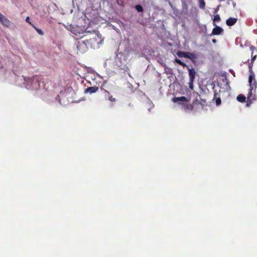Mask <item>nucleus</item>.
Instances as JSON below:
<instances>
[{
  "instance_id": "obj_29",
  "label": "nucleus",
  "mask_w": 257,
  "mask_h": 257,
  "mask_svg": "<svg viewBox=\"0 0 257 257\" xmlns=\"http://www.w3.org/2000/svg\"><path fill=\"white\" fill-rule=\"evenodd\" d=\"M254 48L253 47H252V46L250 47V49H251V50H253Z\"/></svg>"
},
{
  "instance_id": "obj_21",
  "label": "nucleus",
  "mask_w": 257,
  "mask_h": 257,
  "mask_svg": "<svg viewBox=\"0 0 257 257\" xmlns=\"http://www.w3.org/2000/svg\"><path fill=\"white\" fill-rule=\"evenodd\" d=\"M175 61L179 64L180 65H182V66H186V65L183 63V62H182V61L180 59H175Z\"/></svg>"
},
{
  "instance_id": "obj_20",
  "label": "nucleus",
  "mask_w": 257,
  "mask_h": 257,
  "mask_svg": "<svg viewBox=\"0 0 257 257\" xmlns=\"http://www.w3.org/2000/svg\"><path fill=\"white\" fill-rule=\"evenodd\" d=\"M220 20V16L218 15H215L213 18V22H219Z\"/></svg>"
},
{
  "instance_id": "obj_13",
  "label": "nucleus",
  "mask_w": 257,
  "mask_h": 257,
  "mask_svg": "<svg viewBox=\"0 0 257 257\" xmlns=\"http://www.w3.org/2000/svg\"><path fill=\"white\" fill-rule=\"evenodd\" d=\"M196 74V72L194 69L193 68H189V79H194L195 75Z\"/></svg>"
},
{
  "instance_id": "obj_24",
  "label": "nucleus",
  "mask_w": 257,
  "mask_h": 257,
  "mask_svg": "<svg viewBox=\"0 0 257 257\" xmlns=\"http://www.w3.org/2000/svg\"><path fill=\"white\" fill-rule=\"evenodd\" d=\"M220 7V5H218L217 6V7L216 8V9L215 10V12H214L215 13H216L218 11V10H219Z\"/></svg>"
},
{
  "instance_id": "obj_6",
  "label": "nucleus",
  "mask_w": 257,
  "mask_h": 257,
  "mask_svg": "<svg viewBox=\"0 0 257 257\" xmlns=\"http://www.w3.org/2000/svg\"><path fill=\"white\" fill-rule=\"evenodd\" d=\"M116 65L121 69H125L126 66V61L124 57L121 54L117 55L115 60Z\"/></svg>"
},
{
  "instance_id": "obj_16",
  "label": "nucleus",
  "mask_w": 257,
  "mask_h": 257,
  "mask_svg": "<svg viewBox=\"0 0 257 257\" xmlns=\"http://www.w3.org/2000/svg\"><path fill=\"white\" fill-rule=\"evenodd\" d=\"M199 7L202 9H204L205 8V3L204 1V0H199Z\"/></svg>"
},
{
  "instance_id": "obj_15",
  "label": "nucleus",
  "mask_w": 257,
  "mask_h": 257,
  "mask_svg": "<svg viewBox=\"0 0 257 257\" xmlns=\"http://www.w3.org/2000/svg\"><path fill=\"white\" fill-rule=\"evenodd\" d=\"M186 54H187V52H182V51H178L177 53L178 57H184V58H186Z\"/></svg>"
},
{
  "instance_id": "obj_18",
  "label": "nucleus",
  "mask_w": 257,
  "mask_h": 257,
  "mask_svg": "<svg viewBox=\"0 0 257 257\" xmlns=\"http://www.w3.org/2000/svg\"><path fill=\"white\" fill-rule=\"evenodd\" d=\"M135 8L139 12H142L143 11V8L141 5H137L135 7Z\"/></svg>"
},
{
  "instance_id": "obj_26",
  "label": "nucleus",
  "mask_w": 257,
  "mask_h": 257,
  "mask_svg": "<svg viewBox=\"0 0 257 257\" xmlns=\"http://www.w3.org/2000/svg\"><path fill=\"white\" fill-rule=\"evenodd\" d=\"M218 97H219L218 96V94H217V93H215L214 94V99H216V98H217Z\"/></svg>"
},
{
  "instance_id": "obj_17",
  "label": "nucleus",
  "mask_w": 257,
  "mask_h": 257,
  "mask_svg": "<svg viewBox=\"0 0 257 257\" xmlns=\"http://www.w3.org/2000/svg\"><path fill=\"white\" fill-rule=\"evenodd\" d=\"M32 26L35 29L39 34L41 35H44V32L41 29L36 28L34 25H32Z\"/></svg>"
},
{
  "instance_id": "obj_14",
  "label": "nucleus",
  "mask_w": 257,
  "mask_h": 257,
  "mask_svg": "<svg viewBox=\"0 0 257 257\" xmlns=\"http://www.w3.org/2000/svg\"><path fill=\"white\" fill-rule=\"evenodd\" d=\"M237 100L240 102H244L245 100V97L243 94H239L237 97Z\"/></svg>"
},
{
  "instance_id": "obj_3",
  "label": "nucleus",
  "mask_w": 257,
  "mask_h": 257,
  "mask_svg": "<svg viewBox=\"0 0 257 257\" xmlns=\"http://www.w3.org/2000/svg\"><path fill=\"white\" fill-rule=\"evenodd\" d=\"M172 101L174 102H177L180 105H181L182 109L186 111H190L193 109V107L192 105L187 103L189 100L185 96L175 97L172 99Z\"/></svg>"
},
{
  "instance_id": "obj_10",
  "label": "nucleus",
  "mask_w": 257,
  "mask_h": 257,
  "mask_svg": "<svg viewBox=\"0 0 257 257\" xmlns=\"http://www.w3.org/2000/svg\"><path fill=\"white\" fill-rule=\"evenodd\" d=\"M237 18H229L226 21V24L228 26H232L234 25L237 22Z\"/></svg>"
},
{
  "instance_id": "obj_22",
  "label": "nucleus",
  "mask_w": 257,
  "mask_h": 257,
  "mask_svg": "<svg viewBox=\"0 0 257 257\" xmlns=\"http://www.w3.org/2000/svg\"><path fill=\"white\" fill-rule=\"evenodd\" d=\"M215 102L217 105H219L221 103V99L220 97H218L215 99Z\"/></svg>"
},
{
  "instance_id": "obj_11",
  "label": "nucleus",
  "mask_w": 257,
  "mask_h": 257,
  "mask_svg": "<svg viewBox=\"0 0 257 257\" xmlns=\"http://www.w3.org/2000/svg\"><path fill=\"white\" fill-rule=\"evenodd\" d=\"M98 89V88L97 87H90L85 89V92L93 93L96 92Z\"/></svg>"
},
{
  "instance_id": "obj_19",
  "label": "nucleus",
  "mask_w": 257,
  "mask_h": 257,
  "mask_svg": "<svg viewBox=\"0 0 257 257\" xmlns=\"http://www.w3.org/2000/svg\"><path fill=\"white\" fill-rule=\"evenodd\" d=\"M194 79H189V88L191 89H193V81H194Z\"/></svg>"
},
{
  "instance_id": "obj_7",
  "label": "nucleus",
  "mask_w": 257,
  "mask_h": 257,
  "mask_svg": "<svg viewBox=\"0 0 257 257\" xmlns=\"http://www.w3.org/2000/svg\"><path fill=\"white\" fill-rule=\"evenodd\" d=\"M0 22L1 24L6 26L9 27L11 25L10 21L3 14L0 13Z\"/></svg>"
},
{
  "instance_id": "obj_12",
  "label": "nucleus",
  "mask_w": 257,
  "mask_h": 257,
  "mask_svg": "<svg viewBox=\"0 0 257 257\" xmlns=\"http://www.w3.org/2000/svg\"><path fill=\"white\" fill-rule=\"evenodd\" d=\"M186 58H189L192 61H194L197 59V56L193 53L187 52Z\"/></svg>"
},
{
  "instance_id": "obj_1",
  "label": "nucleus",
  "mask_w": 257,
  "mask_h": 257,
  "mask_svg": "<svg viewBox=\"0 0 257 257\" xmlns=\"http://www.w3.org/2000/svg\"><path fill=\"white\" fill-rule=\"evenodd\" d=\"M249 68L250 74L248 78V83L250 88L247 95V102L246 105L248 106L253 101L256 99L255 93L257 84L255 79L254 74L251 70L252 66L250 64L249 65Z\"/></svg>"
},
{
  "instance_id": "obj_23",
  "label": "nucleus",
  "mask_w": 257,
  "mask_h": 257,
  "mask_svg": "<svg viewBox=\"0 0 257 257\" xmlns=\"http://www.w3.org/2000/svg\"><path fill=\"white\" fill-rule=\"evenodd\" d=\"M26 21L27 22V23H29L30 24H31L32 26V24L31 23V22L30 21V18L29 17H27L26 19Z\"/></svg>"
},
{
  "instance_id": "obj_5",
  "label": "nucleus",
  "mask_w": 257,
  "mask_h": 257,
  "mask_svg": "<svg viewBox=\"0 0 257 257\" xmlns=\"http://www.w3.org/2000/svg\"><path fill=\"white\" fill-rule=\"evenodd\" d=\"M88 41L87 40H79L76 44L77 48L81 53L85 52L87 49Z\"/></svg>"
},
{
  "instance_id": "obj_9",
  "label": "nucleus",
  "mask_w": 257,
  "mask_h": 257,
  "mask_svg": "<svg viewBox=\"0 0 257 257\" xmlns=\"http://www.w3.org/2000/svg\"><path fill=\"white\" fill-rule=\"evenodd\" d=\"M223 31V30L219 26H216L212 30V35H217L221 34Z\"/></svg>"
},
{
  "instance_id": "obj_28",
  "label": "nucleus",
  "mask_w": 257,
  "mask_h": 257,
  "mask_svg": "<svg viewBox=\"0 0 257 257\" xmlns=\"http://www.w3.org/2000/svg\"><path fill=\"white\" fill-rule=\"evenodd\" d=\"M212 42H213V43H215L216 42V40L215 39H213V40H212Z\"/></svg>"
},
{
  "instance_id": "obj_4",
  "label": "nucleus",
  "mask_w": 257,
  "mask_h": 257,
  "mask_svg": "<svg viewBox=\"0 0 257 257\" xmlns=\"http://www.w3.org/2000/svg\"><path fill=\"white\" fill-rule=\"evenodd\" d=\"M93 35L94 36L89 39L88 44H90V46L94 49L98 48L102 43L103 40L101 38V36L96 33Z\"/></svg>"
},
{
  "instance_id": "obj_27",
  "label": "nucleus",
  "mask_w": 257,
  "mask_h": 257,
  "mask_svg": "<svg viewBox=\"0 0 257 257\" xmlns=\"http://www.w3.org/2000/svg\"><path fill=\"white\" fill-rule=\"evenodd\" d=\"M256 55H255L252 57L251 60V62H253L255 60V59H256Z\"/></svg>"
},
{
  "instance_id": "obj_2",
  "label": "nucleus",
  "mask_w": 257,
  "mask_h": 257,
  "mask_svg": "<svg viewBox=\"0 0 257 257\" xmlns=\"http://www.w3.org/2000/svg\"><path fill=\"white\" fill-rule=\"evenodd\" d=\"M21 80L25 81L26 85L25 87L27 89L37 90L40 87L39 77L37 76H34L32 78H28L27 79L22 77L21 78Z\"/></svg>"
},
{
  "instance_id": "obj_25",
  "label": "nucleus",
  "mask_w": 257,
  "mask_h": 257,
  "mask_svg": "<svg viewBox=\"0 0 257 257\" xmlns=\"http://www.w3.org/2000/svg\"><path fill=\"white\" fill-rule=\"evenodd\" d=\"M109 100L111 101H115V98H113L112 96H110L109 97Z\"/></svg>"
},
{
  "instance_id": "obj_8",
  "label": "nucleus",
  "mask_w": 257,
  "mask_h": 257,
  "mask_svg": "<svg viewBox=\"0 0 257 257\" xmlns=\"http://www.w3.org/2000/svg\"><path fill=\"white\" fill-rule=\"evenodd\" d=\"M71 32L76 36H80L81 34L87 33L88 32L83 31L81 28L79 27H73Z\"/></svg>"
}]
</instances>
